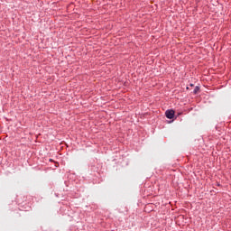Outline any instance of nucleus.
Returning <instances> with one entry per match:
<instances>
[{
	"mask_svg": "<svg viewBox=\"0 0 231 231\" xmlns=\"http://www.w3.org/2000/svg\"><path fill=\"white\" fill-rule=\"evenodd\" d=\"M166 117L169 118V120H172L174 118V110H167L165 112Z\"/></svg>",
	"mask_w": 231,
	"mask_h": 231,
	"instance_id": "nucleus-1",
	"label": "nucleus"
},
{
	"mask_svg": "<svg viewBox=\"0 0 231 231\" xmlns=\"http://www.w3.org/2000/svg\"><path fill=\"white\" fill-rule=\"evenodd\" d=\"M198 91H199V88L196 87L195 89H194V93H198Z\"/></svg>",
	"mask_w": 231,
	"mask_h": 231,
	"instance_id": "nucleus-2",
	"label": "nucleus"
}]
</instances>
